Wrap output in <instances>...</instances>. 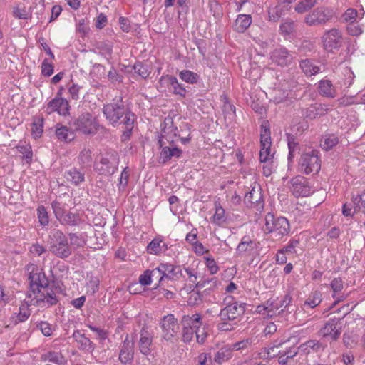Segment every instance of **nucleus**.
<instances>
[{
    "label": "nucleus",
    "mask_w": 365,
    "mask_h": 365,
    "mask_svg": "<svg viewBox=\"0 0 365 365\" xmlns=\"http://www.w3.org/2000/svg\"><path fill=\"white\" fill-rule=\"evenodd\" d=\"M30 289L27 292V297L31 298L34 295L37 305L41 302H46L48 306L56 304L58 302L56 297L58 287L54 284H50L46 278L45 274L36 272L33 269L29 275Z\"/></svg>",
    "instance_id": "nucleus-1"
},
{
    "label": "nucleus",
    "mask_w": 365,
    "mask_h": 365,
    "mask_svg": "<svg viewBox=\"0 0 365 365\" xmlns=\"http://www.w3.org/2000/svg\"><path fill=\"white\" fill-rule=\"evenodd\" d=\"M264 220V232L272 233L276 240H281L289 232L290 226L289 221L284 217H276L273 214L268 213L265 216Z\"/></svg>",
    "instance_id": "nucleus-2"
},
{
    "label": "nucleus",
    "mask_w": 365,
    "mask_h": 365,
    "mask_svg": "<svg viewBox=\"0 0 365 365\" xmlns=\"http://www.w3.org/2000/svg\"><path fill=\"white\" fill-rule=\"evenodd\" d=\"M51 240L50 251L61 259L67 258L71 254V249L68 245V239L62 231L53 229L50 232Z\"/></svg>",
    "instance_id": "nucleus-3"
},
{
    "label": "nucleus",
    "mask_w": 365,
    "mask_h": 365,
    "mask_svg": "<svg viewBox=\"0 0 365 365\" xmlns=\"http://www.w3.org/2000/svg\"><path fill=\"white\" fill-rule=\"evenodd\" d=\"M319 152L312 150L303 153L299 160L298 167L299 171L305 175L318 173L321 169V160Z\"/></svg>",
    "instance_id": "nucleus-4"
},
{
    "label": "nucleus",
    "mask_w": 365,
    "mask_h": 365,
    "mask_svg": "<svg viewBox=\"0 0 365 365\" xmlns=\"http://www.w3.org/2000/svg\"><path fill=\"white\" fill-rule=\"evenodd\" d=\"M119 156L116 151H108L102 156L98 162L94 165V169L100 175H111L118 169Z\"/></svg>",
    "instance_id": "nucleus-5"
},
{
    "label": "nucleus",
    "mask_w": 365,
    "mask_h": 365,
    "mask_svg": "<svg viewBox=\"0 0 365 365\" xmlns=\"http://www.w3.org/2000/svg\"><path fill=\"white\" fill-rule=\"evenodd\" d=\"M128 109L123 101V97L119 96L118 98H114L110 103L104 105L103 113L106 118L114 125L123 117Z\"/></svg>",
    "instance_id": "nucleus-6"
},
{
    "label": "nucleus",
    "mask_w": 365,
    "mask_h": 365,
    "mask_svg": "<svg viewBox=\"0 0 365 365\" xmlns=\"http://www.w3.org/2000/svg\"><path fill=\"white\" fill-rule=\"evenodd\" d=\"M74 129L83 135H95L99 128L96 118L89 113L80 115L73 123Z\"/></svg>",
    "instance_id": "nucleus-7"
},
{
    "label": "nucleus",
    "mask_w": 365,
    "mask_h": 365,
    "mask_svg": "<svg viewBox=\"0 0 365 365\" xmlns=\"http://www.w3.org/2000/svg\"><path fill=\"white\" fill-rule=\"evenodd\" d=\"M246 306V303H239L238 302L231 303L228 302L227 306L221 309L219 314L220 321L235 320L245 313Z\"/></svg>",
    "instance_id": "nucleus-8"
},
{
    "label": "nucleus",
    "mask_w": 365,
    "mask_h": 365,
    "mask_svg": "<svg viewBox=\"0 0 365 365\" xmlns=\"http://www.w3.org/2000/svg\"><path fill=\"white\" fill-rule=\"evenodd\" d=\"M160 327L163 332V338L166 341H171L177 336L179 331V325L173 314L165 316L160 322Z\"/></svg>",
    "instance_id": "nucleus-9"
},
{
    "label": "nucleus",
    "mask_w": 365,
    "mask_h": 365,
    "mask_svg": "<svg viewBox=\"0 0 365 365\" xmlns=\"http://www.w3.org/2000/svg\"><path fill=\"white\" fill-rule=\"evenodd\" d=\"M290 190L296 197H307L312 193L307 180L303 176L298 175L293 178L290 181Z\"/></svg>",
    "instance_id": "nucleus-10"
},
{
    "label": "nucleus",
    "mask_w": 365,
    "mask_h": 365,
    "mask_svg": "<svg viewBox=\"0 0 365 365\" xmlns=\"http://www.w3.org/2000/svg\"><path fill=\"white\" fill-rule=\"evenodd\" d=\"M134 339L126 335L120 346L118 359L123 364L131 363L134 359Z\"/></svg>",
    "instance_id": "nucleus-11"
},
{
    "label": "nucleus",
    "mask_w": 365,
    "mask_h": 365,
    "mask_svg": "<svg viewBox=\"0 0 365 365\" xmlns=\"http://www.w3.org/2000/svg\"><path fill=\"white\" fill-rule=\"evenodd\" d=\"M324 48L328 52H332L334 49L339 48L341 46V34L336 29H331L322 37Z\"/></svg>",
    "instance_id": "nucleus-12"
},
{
    "label": "nucleus",
    "mask_w": 365,
    "mask_h": 365,
    "mask_svg": "<svg viewBox=\"0 0 365 365\" xmlns=\"http://www.w3.org/2000/svg\"><path fill=\"white\" fill-rule=\"evenodd\" d=\"M319 333L323 338L330 337L333 341L338 340L341 334V327L339 321L336 319L329 320L319 330Z\"/></svg>",
    "instance_id": "nucleus-13"
},
{
    "label": "nucleus",
    "mask_w": 365,
    "mask_h": 365,
    "mask_svg": "<svg viewBox=\"0 0 365 365\" xmlns=\"http://www.w3.org/2000/svg\"><path fill=\"white\" fill-rule=\"evenodd\" d=\"M70 106L68 101L63 98H55L47 105L46 111L48 113L58 112L61 115L66 116L69 114Z\"/></svg>",
    "instance_id": "nucleus-14"
},
{
    "label": "nucleus",
    "mask_w": 365,
    "mask_h": 365,
    "mask_svg": "<svg viewBox=\"0 0 365 365\" xmlns=\"http://www.w3.org/2000/svg\"><path fill=\"white\" fill-rule=\"evenodd\" d=\"M244 202L247 207H254L257 211L264 207V200L260 189L253 187L249 192L246 193Z\"/></svg>",
    "instance_id": "nucleus-15"
},
{
    "label": "nucleus",
    "mask_w": 365,
    "mask_h": 365,
    "mask_svg": "<svg viewBox=\"0 0 365 365\" xmlns=\"http://www.w3.org/2000/svg\"><path fill=\"white\" fill-rule=\"evenodd\" d=\"M184 271L188 276L190 281L192 283H195V287L197 288L206 287V289H212L217 286V279L216 277H212L210 279H205L197 282V273L194 269L184 268Z\"/></svg>",
    "instance_id": "nucleus-16"
},
{
    "label": "nucleus",
    "mask_w": 365,
    "mask_h": 365,
    "mask_svg": "<svg viewBox=\"0 0 365 365\" xmlns=\"http://www.w3.org/2000/svg\"><path fill=\"white\" fill-rule=\"evenodd\" d=\"M164 138H165V136L162 135L161 138L159 140L160 146L162 148L160 159L163 164L169 161L173 157L178 158L182 155V150L178 148L173 145V140L170 142V146L163 147Z\"/></svg>",
    "instance_id": "nucleus-17"
},
{
    "label": "nucleus",
    "mask_w": 365,
    "mask_h": 365,
    "mask_svg": "<svg viewBox=\"0 0 365 365\" xmlns=\"http://www.w3.org/2000/svg\"><path fill=\"white\" fill-rule=\"evenodd\" d=\"M153 335L147 329L143 328L140 332L138 342L139 350L141 354L148 355L151 352L150 346L153 344Z\"/></svg>",
    "instance_id": "nucleus-18"
},
{
    "label": "nucleus",
    "mask_w": 365,
    "mask_h": 365,
    "mask_svg": "<svg viewBox=\"0 0 365 365\" xmlns=\"http://www.w3.org/2000/svg\"><path fill=\"white\" fill-rule=\"evenodd\" d=\"M271 59L273 63L280 66H285L290 63L292 56L287 49L280 48L271 53Z\"/></svg>",
    "instance_id": "nucleus-19"
},
{
    "label": "nucleus",
    "mask_w": 365,
    "mask_h": 365,
    "mask_svg": "<svg viewBox=\"0 0 365 365\" xmlns=\"http://www.w3.org/2000/svg\"><path fill=\"white\" fill-rule=\"evenodd\" d=\"M182 326H187L197 329H201V326L205 327L206 324L203 322L202 317L199 313H195L192 315H183L181 319Z\"/></svg>",
    "instance_id": "nucleus-20"
},
{
    "label": "nucleus",
    "mask_w": 365,
    "mask_h": 365,
    "mask_svg": "<svg viewBox=\"0 0 365 365\" xmlns=\"http://www.w3.org/2000/svg\"><path fill=\"white\" fill-rule=\"evenodd\" d=\"M159 83L160 84L165 83L167 85H170L173 88V92L175 94L180 95V96H185L186 90L185 88L178 83L177 78L173 76H162L160 78Z\"/></svg>",
    "instance_id": "nucleus-21"
},
{
    "label": "nucleus",
    "mask_w": 365,
    "mask_h": 365,
    "mask_svg": "<svg viewBox=\"0 0 365 365\" xmlns=\"http://www.w3.org/2000/svg\"><path fill=\"white\" fill-rule=\"evenodd\" d=\"M313 15L316 19H312L310 23H326L329 21H334V12L327 8L317 9L314 11Z\"/></svg>",
    "instance_id": "nucleus-22"
},
{
    "label": "nucleus",
    "mask_w": 365,
    "mask_h": 365,
    "mask_svg": "<svg viewBox=\"0 0 365 365\" xmlns=\"http://www.w3.org/2000/svg\"><path fill=\"white\" fill-rule=\"evenodd\" d=\"M318 91L322 96L334 98L336 96V91L329 80H321L319 82Z\"/></svg>",
    "instance_id": "nucleus-23"
},
{
    "label": "nucleus",
    "mask_w": 365,
    "mask_h": 365,
    "mask_svg": "<svg viewBox=\"0 0 365 365\" xmlns=\"http://www.w3.org/2000/svg\"><path fill=\"white\" fill-rule=\"evenodd\" d=\"M354 74L349 67H344L341 71V73L339 76V80L337 83L340 85V86L344 87L345 88H349L354 81Z\"/></svg>",
    "instance_id": "nucleus-24"
},
{
    "label": "nucleus",
    "mask_w": 365,
    "mask_h": 365,
    "mask_svg": "<svg viewBox=\"0 0 365 365\" xmlns=\"http://www.w3.org/2000/svg\"><path fill=\"white\" fill-rule=\"evenodd\" d=\"M64 177L75 185H78L85 180V173L76 168H71L65 172Z\"/></svg>",
    "instance_id": "nucleus-25"
},
{
    "label": "nucleus",
    "mask_w": 365,
    "mask_h": 365,
    "mask_svg": "<svg viewBox=\"0 0 365 365\" xmlns=\"http://www.w3.org/2000/svg\"><path fill=\"white\" fill-rule=\"evenodd\" d=\"M147 252L151 255H159L165 252L168 250V247L162 240L154 238L147 246Z\"/></svg>",
    "instance_id": "nucleus-26"
},
{
    "label": "nucleus",
    "mask_w": 365,
    "mask_h": 365,
    "mask_svg": "<svg viewBox=\"0 0 365 365\" xmlns=\"http://www.w3.org/2000/svg\"><path fill=\"white\" fill-rule=\"evenodd\" d=\"M331 288L334 292L333 297L336 298V300L333 304V306L336 305L339 302H342L346 299V296L344 294L337 297L344 288V282L341 278H334L331 282Z\"/></svg>",
    "instance_id": "nucleus-27"
},
{
    "label": "nucleus",
    "mask_w": 365,
    "mask_h": 365,
    "mask_svg": "<svg viewBox=\"0 0 365 365\" xmlns=\"http://www.w3.org/2000/svg\"><path fill=\"white\" fill-rule=\"evenodd\" d=\"M299 66L303 73L307 76H312L317 74L320 71V67L314 64L309 59L302 60Z\"/></svg>",
    "instance_id": "nucleus-28"
},
{
    "label": "nucleus",
    "mask_w": 365,
    "mask_h": 365,
    "mask_svg": "<svg viewBox=\"0 0 365 365\" xmlns=\"http://www.w3.org/2000/svg\"><path fill=\"white\" fill-rule=\"evenodd\" d=\"M56 135L60 141L70 142L75 138L74 133L67 126L61 125L56 129Z\"/></svg>",
    "instance_id": "nucleus-29"
},
{
    "label": "nucleus",
    "mask_w": 365,
    "mask_h": 365,
    "mask_svg": "<svg viewBox=\"0 0 365 365\" xmlns=\"http://www.w3.org/2000/svg\"><path fill=\"white\" fill-rule=\"evenodd\" d=\"M232 356V349L229 346H225L220 348L215 354L214 361L221 364L228 361Z\"/></svg>",
    "instance_id": "nucleus-30"
},
{
    "label": "nucleus",
    "mask_w": 365,
    "mask_h": 365,
    "mask_svg": "<svg viewBox=\"0 0 365 365\" xmlns=\"http://www.w3.org/2000/svg\"><path fill=\"white\" fill-rule=\"evenodd\" d=\"M256 244L250 237L244 236L241 242L239 243L236 252L238 255H242L246 252H250L255 249Z\"/></svg>",
    "instance_id": "nucleus-31"
},
{
    "label": "nucleus",
    "mask_w": 365,
    "mask_h": 365,
    "mask_svg": "<svg viewBox=\"0 0 365 365\" xmlns=\"http://www.w3.org/2000/svg\"><path fill=\"white\" fill-rule=\"evenodd\" d=\"M59 221L63 225H67L70 226H76L80 224L81 217L78 215L72 213L71 212L63 214V217L59 219Z\"/></svg>",
    "instance_id": "nucleus-32"
},
{
    "label": "nucleus",
    "mask_w": 365,
    "mask_h": 365,
    "mask_svg": "<svg viewBox=\"0 0 365 365\" xmlns=\"http://www.w3.org/2000/svg\"><path fill=\"white\" fill-rule=\"evenodd\" d=\"M317 0H302L295 6V11L298 14H304L314 7Z\"/></svg>",
    "instance_id": "nucleus-33"
},
{
    "label": "nucleus",
    "mask_w": 365,
    "mask_h": 365,
    "mask_svg": "<svg viewBox=\"0 0 365 365\" xmlns=\"http://www.w3.org/2000/svg\"><path fill=\"white\" fill-rule=\"evenodd\" d=\"M44 359L58 365L66 362V359L61 352L49 351L44 355Z\"/></svg>",
    "instance_id": "nucleus-34"
},
{
    "label": "nucleus",
    "mask_w": 365,
    "mask_h": 365,
    "mask_svg": "<svg viewBox=\"0 0 365 365\" xmlns=\"http://www.w3.org/2000/svg\"><path fill=\"white\" fill-rule=\"evenodd\" d=\"M339 142V138L337 135L331 133L327 134L324 135V149L326 150H329L332 149L335 145H336Z\"/></svg>",
    "instance_id": "nucleus-35"
},
{
    "label": "nucleus",
    "mask_w": 365,
    "mask_h": 365,
    "mask_svg": "<svg viewBox=\"0 0 365 365\" xmlns=\"http://www.w3.org/2000/svg\"><path fill=\"white\" fill-rule=\"evenodd\" d=\"M77 343L79 344V349L88 353H92L96 348V345L88 338L86 337L85 335L78 340Z\"/></svg>",
    "instance_id": "nucleus-36"
},
{
    "label": "nucleus",
    "mask_w": 365,
    "mask_h": 365,
    "mask_svg": "<svg viewBox=\"0 0 365 365\" xmlns=\"http://www.w3.org/2000/svg\"><path fill=\"white\" fill-rule=\"evenodd\" d=\"M225 99L226 100L224 102L222 106V110L225 115V119H228L230 120H233L235 116V107L234 105L231 104L225 96Z\"/></svg>",
    "instance_id": "nucleus-37"
},
{
    "label": "nucleus",
    "mask_w": 365,
    "mask_h": 365,
    "mask_svg": "<svg viewBox=\"0 0 365 365\" xmlns=\"http://www.w3.org/2000/svg\"><path fill=\"white\" fill-rule=\"evenodd\" d=\"M288 148H289V156L288 159L290 160L294 157L296 153L299 152V143L296 140V138L292 135H288Z\"/></svg>",
    "instance_id": "nucleus-38"
},
{
    "label": "nucleus",
    "mask_w": 365,
    "mask_h": 365,
    "mask_svg": "<svg viewBox=\"0 0 365 365\" xmlns=\"http://www.w3.org/2000/svg\"><path fill=\"white\" fill-rule=\"evenodd\" d=\"M322 110V106L311 105L309 107L305 109L304 111V115L309 119H314L317 118L319 115H322L321 111Z\"/></svg>",
    "instance_id": "nucleus-39"
},
{
    "label": "nucleus",
    "mask_w": 365,
    "mask_h": 365,
    "mask_svg": "<svg viewBox=\"0 0 365 365\" xmlns=\"http://www.w3.org/2000/svg\"><path fill=\"white\" fill-rule=\"evenodd\" d=\"M180 78L189 83H195L199 79V76L189 70H183L180 73Z\"/></svg>",
    "instance_id": "nucleus-40"
},
{
    "label": "nucleus",
    "mask_w": 365,
    "mask_h": 365,
    "mask_svg": "<svg viewBox=\"0 0 365 365\" xmlns=\"http://www.w3.org/2000/svg\"><path fill=\"white\" fill-rule=\"evenodd\" d=\"M36 327L41 331L43 336H51L53 334L54 328L46 321L38 322Z\"/></svg>",
    "instance_id": "nucleus-41"
},
{
    "label": "nucleus",
    "mask_w": 365,
    "mask_h": 365,
    "mask_svg": "<svg viewBox=\"0 0 365 365\" xmlns=\"http://www.w3.org/2000/svg\"><path fill=\"white\" fill-rule=\"evenodd\" d=\"M150 272L152 282L158 281V284H156L157 287H158L162 282L166 279L165 274H164V272L161 270L160 264L157 268L150 270Z\"/></svg>",
    "instance_id": "nucleus-42"
},
{
    "label": "nucleus",
    "mask_w": 365,
    "mask_h": 365,
    "mask_svg": "<svg viewBox=\"0 0 365 365\" xmlns=\"http://www.w3.org/2000/svg\"><path fill=\"white\" fill-rule=\"evenodd\" d=\"M31 133L34 138H38L43 133V119L38 118L31 124Z\"/></svg>",
    "instance_id": "nucleus-43"
},
{
    "label": "nucleus",
    "mask_w": 365,
    "mask_h": 365,
    "mask_svg": "<svg viewBox=\"0 0 365 365\" xmlns=\"http://www.w3.org/2000/svg\"><path fill=\"white\" fill-rule=\"evenodd\" d=\"M279 32L285 39H289L294 36V29L293 24H280Z\"/></svg>",
    "instance_id": "nucleus-44"
},
{
    "label": "nucleus",
    "mask_w": 365,
    "mask_h": 365,
    "mask_svg": "<svg viewBox=\"0 0 365 365\" xmlns=\"http://www.w3.org/2000/svg\"><path fill=\"white\" fill-rule=\"evenodd\" d=\"M322 301L321 293L319 292H314L312 296H310L304 302V306H309L311 308H314L319 305Z\"/></svg>",
    "instance_id": "nucleus-45"
},
{
    "label": "nucleus",
    "mask_w": 365,
    "mask_h": 365,
    "mask_svg": "<svg viewBox=\"0 0 365 365\" xmlns=\"http://www.w3.org/2000/svg\"><path fill=\"white\" fill-rule=\"evenodd\" d=\"M30 316L29 307L26 304H22L19 309L15 323L25 322Z\"/></svg>",
    "instance_id": "nucleus-46"
},
{
    "label": "nucleus",
    "mask_w": 365,
    "mask_h": 365,
    "mask_svg": "<svg viewBox=\"0 0 365 365\" xmlns=\"http://www.w3.org/2000/svg\"><path fill=\"white\" fill-rule=\"evenodd\" d=\"M292 302V297L289 294H287L283 299H282L279 302V307H280V310L277 312L278 315L283 314L285 312H287L289 313H291V311H289V305Z\"/></svg>",
    "instance_id": "nucleus-47"
},
{
    "label": "nucleus",
    "mask_w": 365,
    "mask_h": 365,
    "mask_svg": "<svg viewBox=\"0 0 365 365\" xmlns=\"http://www.w3.org/2000/svg\"><path fill=\"white\" fill-rule=\"evenodd\" d=\"M161 270L164 272V274H165L166 279H172L174 278L175 274L176 272V269L178 266H175L171 264H163L161 263Z\"/></svg>",
    "instance_id": "nucleus-48"
},
{
    "label": "nucleus",
    "mask_w": 365,
    "mask_h": 365,
    "mask_svg": "<svg viewBox=\"0 0 365 365\" xmlns=\"http://www.w3.org/2000/svg\"><path fill=\"white\" fill-rule=\"evenodd\" d=\"M135 73H138L143 78L145 79L149 76L150 71H148V66L142 64L140 62H137L133 66Z\"/></svg>",
    "instance_id": "nucleus-49"
},
{
    "label": "nucleus",
    "mask_w": 365,
    "mask_h": 365,
    "mask_svg": "<svg viewBox=\"0 0 365 365\" xmlns=\"http://www.w3.org/2000/svg\"><path fill=\"white\" fill-rule=\"evenodd\" d=\"M213 221L217 225H221L225 222V210L220 205H215V212L213 215Z\"/></svg>",
    "instance_id": "nucleus-50"
},
{
    "label": "nucleus",
    "mask_w": 365,
    "mask_h": 365,
    "mask_svg": "<svg viewBox=\"0 0 365 365\" xmlns=\"http://www.w3.org/2000/svg\"><path fill=\"white\" fill-rule=\"evenodd\" d=\"M259 152V160L261 163H266L272 161V155L270 154V146H261Z\"/></svg>",
    "instance_id": "nucleus-51"
},
{
    "label": "nucleus",
    "mask_w": 365,
    "mask_h": 365,
    "mask_svg": "<svg viewBox=\"0 0 365 365\" xmlns=\"http://www.w3.org/2000/svg\"><path fill=\"white\" fill-rule=\"evenodd\" d=\"M283 12V8L279 4L269 11V21H281V17Z\"/></svg>",
    "instance_id": "nucleus-52"
},
{
    "label": "nucleus",
    "mask_w": 365,
    "mask_h": 365,
    "mask_svg": "<svg viewBox=\"0 0 365 365\" xmlns=\"http://www.w3.org/2000/svg\"><path fill=\"white\" fill-rule=\"evenodd\" d=\"M267 307H269L267 309V316L272 317L273 316L278 315V312L279 311L280 307H279V303L274 301L267 300L266 302Z\"/></svg>",
    "instance_id": "nucleus-53"
},
{
    "label": "nucleus",
    "mask_w": 365,
    "mask_h": 365,
    "mask_svg": "<svg viewBox=\"0 0 365 365\" xmlns=\"http://www.w3.org/2000/svg\"><path fill=\"white\" fill-rule=\"evenodd\" d=\"M123 116L125 117L122 123L125 125V128L133 129V124L135 120V114L128 109L126 113L124 114Z\"/></svg>",
    "instance_id": "nucleus-54"
},
{
    "label": "nucleus",
    "mask_w": 365,
    "mask_h": 365,
    "mask_svg": "<svg viewBox=\"0 0 365 365\" xmlns=\"http://www.w3.org/2000/svg\"><path fill=\"white\" fill-rule=\"evenodd\" d=\"M182 341L185 343L190 342L192 338L193 334L195 333V329L194 328L187 327V326H182Z\"/></svg>",
    "instance_id": "nucleus-55"
},
{
    "label": "nucleus",
    "mask_w": 365,
    "mask_h": 365,
    "mask_svg": "<svg viewBox=\"0 0 365 365\" xmlns=\"http://www.w3.org/2000/svg\"><path fill=\"white\" fill-rule=\"evenodd\" d=\"M91 150L84 148L79 154V159L82 165H86L92 161Z\"/></svg>",
    "instance_id": "nucleus-56"
},
{
    "label": "nucleus",
    "mask_w": 365,
    "mask_h": 365,
    "mask_svg": "<svg viewBox=\"0 0 365 365\" xmlns=\"http://www.w3.org/2000/svg\"><path fill=\"white\" fill-rule=\"evenodd\" d=\"M38 217L41 225L46 226L48 224V213L43 206L38 207L37 209Z\"/></svg>",
    "instance_id": "nucleus-57"
},
{
    "label": "nucleus",
    "mask_w": 365,
    "mask_h": 365,
    "mask_svg": "<svg viewBox=\"0 0 365 365\" xmlns=\"http://www.w3.org/2000/svg\"><path fill=\"white\" fill-rule=\"evenodd\" d=\"M19 153L23 154V158L26 160L28 164H30L32 161L33 153L31 147L26 146H19Z\"/></svg>",
    "instance_id": "nucleus-58"
},
{
    "label": "nucleus",
    "mask_w": 365,
    "mask_h": 365,
    "mask_svg": "<svg viewBox=\"0 0 365 365\" xmlns=\"http://www.w3.org/2000/svg\"><path fill=\"white\" fill-rule=\"evenodd\" d=\"M41 73L44 76H51L53 73V66L48 59H44L41 65Z\"/></svg>",
    "instance_id": "nucleus-59"
},
{
    "label": "nucleus",
    "mask_w": 365,
    "mask_h": 365,
    "mask_svg": "<svg viewBox=\"0 0 365 365\" xmlns=\"http://www.w3.org/2000/svg\"><path fill=\"white\" fill-rule=\"evenodd\" d=\"M357 11L354 9H348L343 14V19L344 21L354 23L357 17Z\"/></svg>",
    "instance_id": "nucleus-60"
},
{
    "label": "nucleus",
    "mask_w": 365,
    "mask_h": 365,
    "mask_svg": "<svg viewBox=\"0 0 365 365\" xmlns=\"http://www.w3.org/2000/svg\"><path fill=\"white\" fill-rule=\"evenodd\" d=\"M307 346H308L310 348V349H312L314 352H318L321 350H324L326 347V345H324L322 343L317 340L307 341Z\"/></svg>",
    "instance_id": "nucleus-61"
},
{
    "label": "nucleus",
    "mask_w": 365,
    "mask_h": 365,
    "mask_svg": "<svg viewBox=\"0 0 365 365\" xmlns=\"http://www.w3.org/2000/svg\"><path fill=\"white\" fill-rule=\"evenodd\" d=\"M51 207L58 220L63 217V215L64 214L63 208L59 202L53 201L51 204Z\"/></svg>",
    "instance_id": "nucleus-62"
},
{
    "label": "nucleus",
    "mask_w": 365,
    "mask_h": 365,
    "mask_svg": "<svg viewBox=\"0 0 365 365\" xmlns=\"http://www.w3.org/2000/svg\"><path fill=\"white\" fill-rule=\"evenodd\" d=\"M346 30L351 36H359L363 32L359 24H347Z\"/></svg>",
    "instance_id": "nucleus-63"
},
{
    "label": "nucleus",
    "mask_w": 365,
    "mask_h": 365,
    "mask_svg": "<svg viewBox=\"0 0 365 365\" xmlns=\"http://www.w3.org/2000/svg\"><path fill=\"white\" fill-rule=\"evenodd\" d=\"M198 358L201 365H212V356L210 353H202Z\"/></svg>",
    "instance_id": "nucleus-64"
}]
</instances>
